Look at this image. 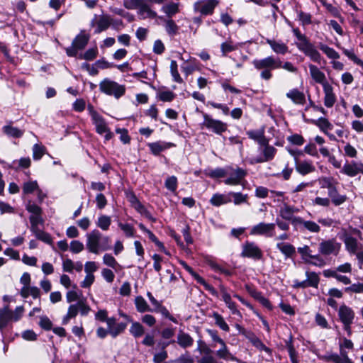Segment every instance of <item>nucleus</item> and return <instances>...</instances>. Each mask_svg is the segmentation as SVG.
Returning a JSON list of instances; mask_svg holds the SVG:
<instances>
[{
  "mask_svg": "<svg viewBox=\"0 0 363 363\" xmlns=\"http://www.w3.org/2000/svg\"><path fill=\"white\" fill-rule=\"evenodd\" d=\"M174 362L176 363H194L193 357L188 352L180 355Z\"/></svg>",
  "mask_w": 363,
  "mask_h": 363,
  "instance_id": "774afa93",
  "label": "nucleus"
},
{
  "mask_svg": "<svg viewBox=\"0 0 363 363\" xmlns=\"http://www.w3.org/2000/svg\"><path fill=\"white\" fill-rule=\"evenodd\" d=\"M220 291L223 301L231 311L232 313L234 315H241L240 312L237 309L235 303L232 301L230 295L227 292L224 286H220Z\"/></svg>",
  "mask_w": 363,
  "mask_h": 363,
  "instance_id": "cd10ccee",
  "label": "nucleus"
},
{
  "mask_svg": "<svg viewBox=\"0 0 363 363\" xmlns=\"http://www.w3.org/2000/svg\"><path fill=\"white\" fill-rule=\"evenodd\" d=\"M342 239L345 243V248L349 253L354 254L356 253V251L359 249H362V245H359L357 240L348 233L345 232L342 235Z\"/></svg>",
  "mask_w": 363,
  "mask_h": 363,
  "instance_id": "2eb2a0df",
  "label": "nucleus"
},
{
  "mask_svg": "<svg viewBox=\"0 0 363 363\" xmlns=\"http://www.w3.org/2000/svg\"><path fill=\"white\" fill-rule=\"evenodd\" d=\"M78 312V305L77 303L70 305L68 308L67 315L62 319V324H67L71 318L77 316Z\"/></svg>",
  "mask_w": 363,
  "mask_h": 363,
  "instance_id": "79ce46f5",
  "label": "nucleus"
},
{
  "mask_svg": "<svg viewBox=\"0 0 363 363\" xmlns=\"http://www.w3.org/2000/svg\"><path fill=\"white\" fill-rule=\"evenodd\" d=\"M147 146L154 155H159L160 152L174 146V144L164 141H157L148 143Z\"/></svg>",
  "mask_w": 363,
  "mask_h": 363,
  "instance_id": "393cba45",
  "label": "nucleus"
},
{
  "mask_svg": "<svg viewBox=\"0 0 363 363\" xmlns=\"http://www.w3.org/2000/svg\"><path fill=\"white\" fill-rule=\"evenodd\" d=\"M342 50L343 53L354 63L361 67H363V61L357 57L353 50H350L345 48H342Z\"/></svg>",
  "mask_w": 363,
  "mask_h": 363,
  "instance_id": "6e6d98bb",
  "label": "nucleus"
},
{
  "mask_svg": "<svg viewBox=\"0 0 363 363\" xmlns=\"http://www.w3.org/2000/svg\"><path fill=\"white\" fill-rule=\"evenodd\" d=\"M38 189V184L36 181L28 182L24 183L23 186V191L25 194L33 193L35 190Z\"/></svg>",
  "mask_w": 363,
  "mask_h": 363,
  "instance_id": "052dcab7",
  "label": "nucleus"
},
{
  "mask_svg": "<svg viewBox=\"0 0 363 363\" xmlns=\"http://www.w3.org/2000/svg\"><path fill=\"white\" fill-rule=\"evenodd\" d=\"M240 256L244 258L260 260L263 258V252L255 242L246 241L242 245Z\"/></svg>",
  "mask_w": 363,
  "mask_h": 363,
  "instance_id": "0eeeda50",
  "label": "nucleus"
},
{
  "mask_svg": "<svg viewBox=\"0 0 363 363\" xmlns=\"http://www.w3.org/2000/svg\"><path fill=\"white\" fill-rule=\"evenodd\" d=\"M236 48V45H233L230 41L224 42L220 45L223 56H226L228 52L235 50Z\"/></svg>",
  "mask_w": 363,
  "mask_h": 363,
  "instance_id": "13d9d810",
  "label": "nucleus"
},
{
  "mask_svg": "<svg viewBox=\"0 0 363 363\" xmlns=\"http://www.w3.org/2000/svg\"><path fill=\"white\" fill-rule=\"evenodd\" d=\"M164 186L172 192L177 189V178L175 176L168 177L164 182Z\"/></svg>",
  "mask_w": 363,
  "mask_h": 363,
  "instance_id": "864d4df0",
  "label": "nucleus"
},
{
  "mask_svg": "<svg viewBox=\"0 0 363 363\" xmlns=\"http://www.w3.org/2000/svg\"><path fill=\"white\" fill-rule=\"evenodd\" d=\"M341 248V244L334 238L323 240L319 244L318 250L323 255H337Z\"/></svg>",
  "mask_w": 363,
  "mask_h": 363,
  "instance_id": "6e6552de",
  "label": "nucleus"
},
{
  "mask_svg": "<svg viewBox=\"0 0 363 363\" xmlns=\"http://www.w3.org/2000/svg\"><path fill=\"white\" fill-rule=\"evenodd\" d=\"M165 30L170 35H174L178 33L179 26L172 19L165 21Z\"/></svg>",
  "mask_w": 363,
  "mask_h": 363,
  "instance_id": "de8ad7c7",
  "label": "nucleus"
},
{
  "mask_svg": "<svg viewBox=\"0 0 363 363\" xmlns=\"http://www.w3.org/2000/svg\"><path fill=\"white\" fill-rule=\"evenodd\" d=\"M341 172L349 177H355L358 173H363V164L352 161L343 166Z\"/></svg>",
  "mask_w": 363,
  "mask_h": 363,
  "instance_id": "6ab92c4d",
  "label": "nucleus"
},
{
  "mask_svg": "<svg viewBox=\"0 0 363 363\" xmlns=\"http://www.w3.org/2000/svg\"><path fill=\"white\" fill-rule=\"evenodd\" d=\"M318 182L321 188L328 189V191L338 184L333 177H322L318 179Z\"/></svg>",
  "mask_w": 363,
  "mask_h": 363,
  "instance_id": "4c0bfd02",
  "label": "nucleus"
},
{
  "mask_svg": "<svg viewBox=\"0 0 363 363\" xmlns=\"http://www.w3.org/2000/svg\"><path fill=\"white\" fill-rule=\"evenodd\" d=\"M298 209L294 206H289L286 203H284L283 207L279 211L280 216L286 220H290L293 225V222L296 218H301V217L293 216L294 213L298 212Z\"/></svg>",
  "mask_w": 363,
  "mask_h": 363,
  "instance_id": "4be33fe9",
  "label": "nucleus"
},
{
  "mask_svg": "<svg viewBox=\"0 0 363 363\" xmlns=\"http://www.w3.org/2000/svg\"><path fill=\"white\" fill-rule=\"evenodd\" d=\"M328 194L332 203L335 206H340L347 199L346 195H340L338 193L336 186L329 190Z\"/></svg>",
  "mask_w": 363,
  "mask_h": 363,
  "instance_id": "7c9ffc66",
  "label": "nucleus"
},
{
  "mask_svg": "<svg viewBox=\"0 0 363 363\" xmlns=\"http://www.w3.org/2000/svg\"><path fill=\"white\" fill-rule=\"evenodd\" d=\"M295 168L297 172L304 176L315 171V167L311 161H299L295 158Z\"/></svg>",
  "mask_w": 363,
  "mask_h": 363,
  "instance_id": "f3484780",
  "label": "nucleus"
},
{
  "mask_svg": "<svg viewBox=\"0 0 363 363\" xmlns=\"http://www.w3.org/2000/svg\"><path fill=\"white\" fill-rule=\"evenodd\" d=\"M277 248L279 249L286 257H291L296 253L295 247L289 243H277Z\"/></svg>",
  "mask_w": 363,
  "mask_h": 363,
  "instance_id": "c9c22d12",
  "label": "nucleus"
},
{
  "mask_svg": "<svg viewBox=\"0 0 363 363\" xmlns=\"http://www.w3.org/2000/svg\"><path fill=\"white\" fill-rule=\"evenodd\" d=\"M111 223V219L109 216L102 215L99 217L96 225L103 230H107Z\"/></svg>",
  "mask_w": 363,
  "mask_h": 363,
  "instance_id": "49530a36",
  "label": "nucleus"
},
{
  "mask_svg": "<svg viewBox=\"0 0 363 363\" xmlns=\"http://www.w3.org/2000/svg\"><path fill=\"white\" fill-rule=\"evenodd\" d=\"M138 9V13L142 19L147 18H155L157 16V13L151 9L150 6L148 5L145 0L142 1Z\"/></svg>",
  "mask_w": 363,
  "mask_h": 363,
  "instance_id": "bb28decb",
  "label": "nucleus"
},
{
  "mask_svg": "<svg viewBox=\"0 0 363 363\" xmlns=\"http://www.w3.org/2000/svg\"><path fill=\"white\" fill-rule=\"evenodd\" d=\"M86 246L88 250L94 254L99 251H105L111 248V240L108 236H104L98 230H93L86 235Z\"/></svg>",
  "mask_w": 363,
  "mask_h": 363,
  "instance_id": "f03ea898",
  "label": "nucleus"
},
{
  "mask_svg": "<svg viewBox=\"0 0 363 363\" xmlns=\"http://www.w3.org/2000/svg\"><path fill=\"white\" fill-rule=\"evenodd\" d=\"M135 304L139 313L151 312L152 308L149 306L143 297L139 296L135 298Z\"/></svg>",
  "mask_w": 363,
  "mask_h": 363,
  "instance_id": "e433bc0d",
  "label": "nucleus"
},
{
  "mask_svg": "<svg viewBox=\"0 0 363 363\" xmlns=\"http://www.w3.org/2000/svg\"><path fill=\"white\" fill-rule=\"evenodd\" d=\"M104 264L113 268L116 269L119 266L116 259L110 254H105L103 257Z\"/></svg>",
  "mask_w": 363,
  "mask_h": 363,
  "instance_id": "680f3d73",
  "label": "nucleus"
},
{
  "mask_svg": "<svg viewBox=\"0 0 363 363\" xmlns=\"http://www.w3.org/2000/svg\"><path fill=\"white\" fill-rule=\"evenodd\" d=\"M232 196L233 197V202L235 205H240L242 203H245L247 201V195L242 194L240 192H230L229 194V196Z\"/></svg>",
  "mask_w": 363,
  "mask_h": 363,
  "instance_id": "4d7b16f0",
  "label": "nucleus"
},
{
  "mask_svg": "<svg viewBox=\"0 0 363 363\" xmlns=\"http://www.w3.org/2000/svg\"><path fill=\"white\" fill-rule=\"evenodd\" d=\"M287 140L293 145H302L304 143V138L299 134H294L287 138Z\"/></svg>",
  "mask_w": 363,
  "mask_h": 363,
  "instance_id": "69168bd1",
  "label": "nucleus"
},
{
  "mask_svg": "<svg viewBox=\"0 0 363 363\" xmlns=\"http://www.w3.org/2000/svg\"><path fill=\"white\" fill-rule=\"evenodd\" d=\"M319 48L321 51H323L328 58L330 59H338L340 58V55L337 52H336L333 48H330L327 45L320 43L319 45Z\"/></svg>",
  "mask_w": 363,
  "mask_h": 363,
  "instance_id": "37998d69",
  "label": "nucleus"
},
{
  "mask_svg": "<svg viewBox=\"0 0 363 363\" xmlns=\"http://www.w3.org/2000/svg\"><path fill=\"white\" fill-rule=\"evenodd\" d=\"M112 23L113 18L110 16L101 15L97 18L96 15H95L94 18L90 23V26L91 27L96 26L94 33L99 34L107 30Z\"/></svg>",
  "mask_w": 363,
  "mask_h": 363,
  "instance_id": "f8f14e48",
  "label": "nucleus"
},
{
  "mask_svg": "<svg viewBox=\"0 0 363 363\" xmlns=\"http://www.w3.org/2000/svg\"><path fill=\"white\" fill-rule=\"evenodd\" d=\"M130 334L135 338L143 336L145 333V328L139 322H133L130 328Z\"/></svg>",
  "mask_w": 363,
  "mask_h": 363,
  "instance_id": "a19ab883",
  "label": "nucleus"
},
{
  "mask_svg": "<svg viewBox=\"0 0 363 363\" xmlns=\"http://www.w3.org/2000/svg\"><path fill=\"white\" fill-rule=\"evenodd\" d=\"M82 296V291L77 292L74 290L69 291H67V293L66 294L67 301L68 303H72V302H74L76 301H79V300H81L80 297Z\"/></svg>",
  "mask_w": 363,
  "mask_h": 363,
  "instance_id": "0e129e2a",
  "label": "nucleus"
},
{
  "mask_svg": "<svg viewBox=\"0 0 363 363\" xmlns=\"http://www.w3.org/2000/svg\"><path fill=\"white\" fill-rule=\"evenodd\" d=\"M293 225L301 231L308 230L314 233H318L320 231V227L318 223L311 220H305L302 218L294 219Z\"/></svg>",
  "mask_w": 363,
  "mask_h": 363,
  "instance_id": "4468645a",
  "label": "nucleus"
},
{
  "mask_svg": "<svg viewBox=\"0 0 363 363\" xmlns=\"http://www.w3.org/2000/svg\"><path fill=\"white\" fill-rule=\"evenodd\" d=\"M313 123L325 134H328V130H331L333 128V124L324 117H320L318 120L313 121Z\"/></svg>",
  "mask_w": 363,
  "mask_h": 363,
  "instance_id": "72a5a7b5",
  "label": "nucleus"
},
{
  "mask_svg": "<svg viewBox=\"0 0 363 363\" xmlns=\"http://www.w3.org/2000/svg\"><path fill=\"white\" fill-rule=\"evenodd\" d=\"M266 43L270 46L272 51L277 55H284L289 52L288 45L281 40L267 38Z\"/></svg>",
  "mask_w": 363,
  "mask_h": 363,
  "instance_id": "aec40b11",
  "label": "nucleus"
},
{
  "mask_svg": "<svg viewBox=\"0 0 363 363\" xmlns=\"http://www.w3.org/2000/svg\"><path fill=\"white\" fill-rule=\"evenodd\" d=\"M246 337L251 342V343L257 349L261 351H264L266 352L269 353L271 352L270 349L268 348L262 342V340L255 336L252 333H249L248 335H246Z\"/></svg>",
  "mask_w": 363,
  "mask_h": 363,
  "instance_id": "473e14b6",
  "label": "nucleus"
},
{
  "mask_svg": "<svg viewBox=\"0 0 363 363\" xmlns=\"http://www.w3.org/2000/svg\"><path fill=\"white\" fill-rule=\"evenodd\" d=\"M247 172L245 170L241 168H237L230 174V177L227 178L224 182L228 185H238L242 179L246 176Z\"/></svg>",
  "mask_w": 363,
  "mask_h": 363,
  "instance_id": "412c9836",
  "label": "nucleus"
},
{
  "mask_svg": "<svg viewBox=\"0 0 363 363\" xmlns=\"http://www.w3.org/2000/svg\"><path fill=\"white\" fill-rule=\"evenodd\" d=\"M230 202H231V198L229 196V194H215L210 200V203L215 206H220Z\"/></svg>",
  "mask_w": 363,
  "mask_h": 363,
  "instance_id": "2f4dec72",
  "label": "nucleus"
},
{
  "mask_svg": "<svg viewBox=\"0 0 363 363\" xmlns=\"http://www.w3.org/2000/svg\"><path fill=\"white\" fill-rule=\"evenodd\" d=\"M77 304L78 305V311L82 315H86L91 311V308L86 303L84 300H79Z\"/></svg>",
  "mask_w": 363,
  "mask_h": 363,
  "instance_id": "338daca9",
  "label": "nucleus"
},
{
  "mask_svg": "<svg viewBox=\"0 0 363 363\" xmlns=\"http://www.w3.org/2000/svg\"><path fill=\"white\" fill-rule=\"evenodd\" d=\"M3 131L7 135L15 138H21L24 133L23 130H20L18 128L13 127L10 125L4 126Z\"/></svg>",
  "mask_w": 363,
  "mask_h": 363,
  "instance_id": "58836bf2",
  "label": "nucleus"
},
{
  "mask_svg": "<svg viewBox=\"0 0 363 363\" xmlns=\"http://www.w3.org/2000/svg\"><path fill=\"white\" fill-rule=\"evenodd\" d=\"M293 32L297 39L300 41L296 43L298 49L303 52L305 55L310 57L312 61L320 63L322 59L321 55L306 38V36L301 34L298 28H294Z\"/></svg>",
  "mask_w": 363,
  "mask_h": 363,
  "instance_id": "7ed1b4c3",
  "label": "nucleus"
},
{
  "mask_svg": "<svg viewBox=\"0 0 363 363\" xmlns=\"http://www.w3.org/2000/svg\"><path fill=\"white\" fill-rule=\"evenodd\" d=\"M276 152H277V150L273 146H271V145L267 146L266 147H264L262 150V153H263L264 157L258 159L257 162H268L269 160H272L274 158Z\"/></svg>",
  "mask_w": 363,
  "mask_h": 363,
  "instance_id": "ea45409f",
  "label": "nucleus"
},
{
  "mask_svg": "<svg viewBox=\"0 0 363 363\" xmlns=\"http://www.w3.org/2000/svg\"><path fill=\"white\" fill-rule=\"evenodd\" d=\"M180 264L184 267V269H185L195 279V280H196L199 284L204 286L206 290L209 291L213 296H218V293L214 287L208 284L203 277L194 272L192 267L189 266L184 261H180Z\"/></svg>",
  "mask_w": 363,
  "mask_h": 363,
  "instance_id": "ddd939ff",
  "label": "nucleus"
},
{
  "mask_svg": "<svg viewBox=\"0 0 363 363\" xmlns=\"http://www.w3.org/2000/svg\"><path fill=\"white\" fill-rule=\"evenodd\" d=\"M182 348H188L194 345V339L189 334L183 330H180L177 336V340H175Z\"/></svg>",
  "mask_w": 363,
  "mask_h": 363,
  "instance_id": "a878e982",
  "label": "nucleus"
},
{
  "mask_svg": "<svg viewBox=\"0 0 363 363\" xmlns=\"http://www.w3.org/2000/svg\"><path fill=\"white\" fill-rule=\"evenodd\" d=\"M208 176L213 179H218L224 177L228 174L227 172L223 168H216L211 170L208 174Z\"/></svg>",
  "mask_w": 363,
  "mask_h": 363,
  "instance_id": "e2e57ef3",
  "label": "nucleus"
},
{
  "mask_svg": "<svg viewBox=\"0 0 363 363\" xmlns=\"http://www.w3.org/2000/svg\"><path fill=\"white\" fill-rule=\"evenodd\" d=\"M127 327L125 323H120L114 325L112 328H110L108 333L113 337H116L121 333H122Z\"/></svg>",
  "mask_w": 363,
  "mask_h": 363,
  "instance_id": "09e8293b",
  "label": "nucleus"
},
{
  "mask_svg": "<svg viewBox=\"0 0 363 363\" xmlns=\"http://www.w3.org/2000/svg\"><path fill=\"white\" fill-rule=\"evenodd\" d=\"M45 147L39 144H35L33 147V157L35 160H38L44 155Z\"/></svg>",
  "mask_w": 363,
  "mask_h": 363,
  "instance_id": "8fccbe9b",
  "label": "nucleus"
},
{
  "mask_svg": "<svg viewBox=\"0 0 363 363\" xmlns=\"http://www.w3.org/2000/svg\"><path fill=\"white\" fill-rule=\"evenodd\" d=\"M286 96L296 105H304L306 103L304 94L297 89L290 90L286 93Z\"/></svg>",
  "mask_w": 363,
  "mask_h": 363,
  "instance_id": "c85d7f7f",
  "label": "nucleus"
},
{
  "mask_svg": "<svg viewBox=\"0 0 363 363\" xmlns=\"http://www.w3.org/2000/svg\"><path fill=\"white\" fill-rule=\"evenodd\" d=\"M338 316L342 324L353 323L354 312L350 307L342 304L338 309Z\"/></svg>",
  "mask_w": 363,
  "mask_h": 363,
  "instance_id": "a211bd4d",
  "label": "nucleus"
},
{
  "mask_svg": "<svg viewBox=\"0 0 363 363\" xmlns=\"http://www.w3.org/2000/svg\"><path fill=\"white\" fill-rule=\"evenodd\" d=\"M218 4V1L217 0L198 1L194 4V10L202 15H211Z\"/></svg>",
  "mask_w": 363,
  "mask_h": 363,
  "instance_id": "9b49d317",
  "label": "nucleus"
},
{
  "mask_svg": "<svg viewBox=\"0 0 363 363\" xmlns=\"http://www.w3.org/2000/svg\"><path fill=\"white\" fill-rule=\"evenodd\" d=\"M90 39V35L82 30L74 38L71 46L65 48L66 54L69 57H76L79 50H84L87 45Z\"/></svg>",
  "mask_w": 363,
  "mask_h": 363,
  "instance_id": "39448f33",
  "label": "nucleus"
},
{
  "mask_svg": "<svg viewBox=\"0 0 363 363\" xmlns=\"http://www.w3.org/2000/svg\"><path fill=\"white\" fill-rule=\"evenodd\" d=\"M220 345L221 347L216 351V355L219 358L225 360H235V357L230 352L225 342H223V343H220Z\"/></svg>",
  "mask_w": 363,
  "mask_h": 363,
  "instance_id": "f704fd0d",
  "label": "nucleus"
},
{
  "mask_svg": "<svg viewBox=\"0 0 363 363\" xmlns=\"http://www.w3.org/2000/svg\"><path fill=\"white\" fill-rule=\"evenodd\" d=\"M306 279L303 281H298L297 279L294 281V284L292 285L294 289H305L307 287H314L317 288L320 281V279L318 274L314 272H306Z\"/></svg>",
  "mask_w": 363,
  "mask_h": 363,
  "instance_id": "1a4fd4ad",
  "label": "nucleus"
},
{
  "mask_svg": "<svg viewBox=\"0 0 363 363\" xmlns=\"http://www.w3.org/2000/svg\"><path fill=\"white\" fill-rule=\"evenodd\" d=\"M308 67L311 76L315 82L320 84L323 87H325V84H330L326 80L325 74L321 72L315 65H309Z\"/></svg>",
  "mask_w": 363,
  "mask_h": 363,
  "instance_id": "5701e85b",
  "label": "nucleus"
},
{
  "mask_svg": "<svg viewBox=\"0 0 363 363\" xmlns=\"http://www.w3.org/2000/svg\"><path fill=\"white\" fill-rule=\"evenodd\" d=\"M97 48H93L88 49L83 55H81L79 57L86 60H93L97 57Z\"/></svg>",
  "mask_w": 363,
  "mask_h": 363,
  "instance_id": "bf43d9fd",
  "label": "nucleus"
},
{
  "mask_svg": "<svg viewBox=\"0 0 363 363\" xmlns=\"http://www.w3.org/2000/svg\"><path fill=\"white\" fill-rule=\"evenodd\" d=\"M91 119L96 126V130L99 134L102 135L105 133V132L108 131V128L107 127L104 119L96 111H92Z\"/></svg>",
  "mask_w": 363,
  "mask_h": 363,
  "instance_id": "b1692460",
  "label": "nucleus"
},
{
  "mask_svg": "<svg viewBox=\"0 0 363 363\" xmlns=\"http://www.w3.org/2000/svg\"><path fill=\"white\" fill-rule=\"evenodd\" d=\"M254 67L260 71V77L264 80H269L272 77V71L281 67V60L273 55L252 61Z\"/></svg>",
  "mask_w": 363,
  "mask_h": 363,
  "instance_id": "f257e3e1",
  "label": "nucleus"
},
{
  "mask_svg": "<svg viewBox=\"0 0 363 363\" xmlns=\"http://www.w3.org/2000/svg\"><path fill=\"white\" fill-rule=\"evenodd\" d=\"M134 208L141 215L146 217L150 220L155 222L156 219L152 217V214L140 202L138 203Z\"/></svg>",
  "mask_w": 363,
  "mask_h": 363,
  "instance_id": "5fc2aeb1",
  "label": "nucleus"
},
{
  "mask_svg": "<svg viewBox=\"0 0 363 363\" xmlns=\"http://www.w3.org/2000/svg\"><path fill=\"white\" fill-rule=\"evenodd\" d=\"M340 354L336 353H327L322 357V359L325 362L333 363H353L348 357L347 352L346 351H342V352H340Z\"/></svg>",
  "mask_w": 363,
  "mask_h": 363,
  "instance_id": "dca6fc26",
  "label": "nucleus"
},
{
  "mask_svg": "<svg viewBox=\"0 0 363 363\" xmlns=\"http://www.w3.org/2000/svg\"><path fill=\"white\" fill-rule=\"evenodd\" d=\"M212 316L214 318L215 323L217 326H218L221 330L225 332L229 331L230 328L221 315H220L217 312H214Z\"/></svg>",
  "mask_w": 363,
  "mask_h": 363,
  "instance_id": "a18cd8bd",
  "label": "nucleus"
},
{
  "mask_svg": "<svg viewBox=\"0 0 363 363\" xmlns=\"http://www.w3.org/2000/svg\"><path fill=\"white\" fill-rule=\"evenodd\" d=\"M203 121L201 124V128H206L217 135H222L228 129V125L220 121L213 118L207 113H202Z\"/></svg>",
  "mask_w": 363,
  "mask_h": 363,
  "instance_id": "423d86ee",
  "label": "nucleus"
},
{
  "mask_svg": "<svg viewBox=\"0 0 363 363\" xmlns=\"http://www.w3.org/2000/svg\"><path fill=\"white\" fill-rule=\"evenodd\" d=\"M310 259L312 260L306 259V262L311 265L322 267L326 264L325 261L320 255H313Z\"/></svg>",
  "mask_w": 363,
  "mask_h": 363,
  "instance_id": "3c124183",
  "label": "nucleus"
},
{
  "mask_svg": "<svg viewBox=\"0 0 363 363\" xmlns=\"http://www.w3.org/2000/svg\"><path fill=\"white\" fill-rule=\"evenodd\" d=\"M252 235H263L267 238L273 237L275 235V223H265L261 222L254 225L250 229Z\"/></svg>",
  "mask_w": 363,
  "mask_h": 363,
  "instance_id": "9d476101",
  "label": "nucleus"
},
{
  "mask_svg": "<svg viewBox=\"0 0 363 363\" xmlns=\"http://www.w3.org/2000/svg\"><path fill=\"white\" fill-rule=\"evenodd\" d=\"M162 11L164 12L169 18H171L179 12V5L176 3H171L163 6Z\"/></svg>",
  "mask_w": 363,
  "mask_h": 363,
  "instance_id": "c03bdc74",
  "label": "nucleus"
},
{
  "mask_svg": "<svg viewBox=\"0 0 363 363\" xmlns=\"http://www.w3.org/2000/svg\"><path fill=\"white\" fill-rule=\"evenodd\" d=\"M323 91L325 93V106L328 108L333 107L336 101L335 96L333 93V86L330 84H325V87H323Z\"/></svg>",
  "mask_w": 363,
  "mask_h": 363,
  "instance_id": "c756f323",
  "label": "nucleus"
},
{
  "mask_svg": "<svg viewBox=\"0 0 363 363\" xmlns=\"http://www.w3.org/2000/svg\"><path fill=\"white\" fill-rule=\"evenodd\" d=\"M99 89L101 92L107 95L113 96L116 99L121 97L125 92L124 85H121L107 78L100 82Z\"/></svg>",
  "mask_w": 363,
  "mask_h": 363,
  "instance_id": "20e7f679",
  "label": "nucleus"
},
{
  "mask_svg": "<svg viewBox=\"0 0 363 363\" xmlns=\"http://www.w3.org/2000/svg\"><path fill=\"white\" fill-rule=\"evenodd\" d=\"M10 321H13L12 313H5L0 311V330L3 331Z\"/></svg>",
  "mask_w": 363,
  "mask_h": 363,
  "instance_id": "603ef678",
  "label": "nucleus"
}]
</instances>
